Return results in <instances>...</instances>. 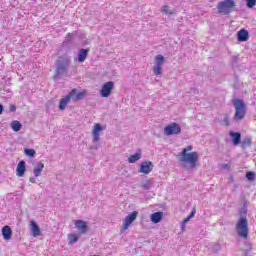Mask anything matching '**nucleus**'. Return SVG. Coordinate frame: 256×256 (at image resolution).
I'll return each instance as SVG.
<instances>
[{
	"label": "nucleus",
	"mask_w": 256,
	"mask_h": 256,
	"mask_svg": "<svg viewBox=\"0 0 256 256\" xmlns=\"http://www.w3.org/2000/svg\"><path fill=\"white\" fill-rule=\"evenodd\" d=\"M71 67V57L64 55L58 57L55 62V74L54 80L63 79V77H69V68Z\"/></svg>",
	"instance_id": "1"
},
{
	"label": "nucleus",
	"mask_w": 256,
	"mask_h": 256,
	"mask_svg": "<svg viewBox=\"0 0 256 256\" xmlns=\"http://www.w3.org/2000/svg\"><path fill=\"white\" fill-rule=\"evenodd\" d=\"M189 151H193V146L189 145L182 150L180 153V162L186 163L190 169H195L197 161H199V154L197 152Z\"/></svg>",
	"instance_id": "2"
},
{
	"label": "nucleus",
	"mask_w": 256,
	"mask_h": 256,
	"mask_svg": "<svg viewBox=\"0 0 256 256\" xmlns=\"http://www.w3.org/2000/svg\"><path fill=\"white\" fill-rule=\"evenodd\" d=\"M85 95H87V91H77V89H72L64 98L60 100L59 103V110L60 111H65L67 105L74 101L76 103L77 101H81L85 99Z\"/></svg>",
	"instance_id": "3"
},
{
	"label": "nucleus",
	"mask_w": 256,
	"mask_h": 256,
	"mask_svg": "<svg viewBox=\"0 0 256 256\" xmlns=\"http://www.w3.org/2000/svg\"><path fill=\"white\" fill-rule=\"evenodd\" d=\"M233 105L235 108L234 121H243L245 119V115L247 113V107L245 102L241 99H236L233 101Z\"/></svg>",
	"instance_id": "4"
},
{
	"label": "nucleus",
	"mask_w": 256,
	"mask_h": 256,
	"mask_svg": "<svg viewBox=\"0 0 256 256\" xmlns=\"http://www.w3.org/2000/svg\"><path fill=\"white\" fill-rule=\"evenodd\" d=\"M236 233L241 239L249 237V222L247 218L241 217L236 224Z\"/></svg>",
	"instance_id": "5"
},
{
	"label": "nucleus",
	"mask_w": 256,
	"mask_h": 256,
	"mask_svg": "<svg viewBox=\"0 0 256 256\" xmlns=\"http://www.w3.org/2000/svg\"><path fill=\"white\" fill-rule=\"evenodd\" d=\"M233 7H235V0H224L217 5L219 13H223V15H229Z\"/></svg>",
	"instance_id": "6"
},
{
	"label": "nucleus",
	"mask_w": 256,
	"mask_h": 256,
	"mask_svg": "<svg viewBox=\"0 0 256 256\" xmlns=\"http://www.w3.org/2000/svg\"><path fill=\"white\" fill-rule=\"evenodd\" d=\"M165 64V57L161 54L157 55L154 59V75H161L163 65Z\"/></svg>",
	"instance_id": "7"
},
{
	"label": "nucleus",
	"mask_w": 256,
	"mask_h": 256,
	"mask_svg": "<svg viewBox=\"0 0 256 256\" xmlns=\"http://www.w3.org/2000/svg\"><path fill=\"white\" fill-rule=\"evenodd\" d=\"M181 133V126L177 123H172L164 128V134L167 136L179 135Z\"/></svg>",
	"instance_id": "8"
},
{
	"label": "nucleus",
	"mask_w": 256,
	"mask_h": 256,
	"mask_svg": "<svg viewBox=\"0 0 256 256\" xmlns=\"http://www.w3.org/2000/svg\"><path fill=\"white\" fill-rule=\"evenodd\" d=\"M113 87H115V83H113V81L106 82L100 90L101 97H109V95H111V91H113Z\"/></svg>",
	"instance_id": "9"
},
{
	"label": "nucleus",
	"mask_w": 256,
	"mask_h": 256,
	"mask_svg": "<svg viewBox=\"0 0 256 256\" xmlns=\"http://www.w3.org/2000/svg\"><path fill=\"white\" fill-rule=\"evenodd\" d=\"M137 215H138V212L133 211L128 216H126L124 223H123V227H122L123 231H127V229H129V225H131V223H133V221H135V219H137Z\"/></svg>",
	"instance_id": "10"
},
{
	"label": "nucleus",
	"mask_w": 256,
	"mask_h": 256,
	"mask_svg": "<svg viewBox=\"0 0 256 256\" xmlns=\"http://www.w3.org/2000/svg\"><path fill=\"white\" fill-rule=\"evenodd\" d=\"M151 171H153V162L145 161L141 163L140 169H139L140 173H144V175H149Z\"/></svg>",
	"instance_id": "11"
},
{
	"label": "nucleus",
	"mask_w": 256,
	"mask_h": 256,
	"mask_svg": "<svg viewBox=\"0 0 256 256\" xmlns=\"http://www.w3.org/2000/svg\"><path fill=\"white\" fill-rule=\"evenodd\" d=\"M76 229L81 233L82 235H85L87 231H89V227L87 226V223L83 220H76L74 223Z\"/></svg>",
	"instance_id": "12"
},
{
	"label": "nucleus",
	"mask_w": 256,
	"mask_h": 256,
	"mask_svg": "<svg viewBox=\"0 0 256 256\" xmlns=\"http://www.w3.org/2000/svg\"><path fill=\"white\" fill-rule=\"evenodd\" d=\"M103 131V126L101 124H95L94 128L92 130V135H93V143H97L100 139V132Z\"/></svg>",
	"instance_id": "13"
},
{
	"label": "nucleus",
	"mask_w": 256,
	"mask_h": 256,
	"mask_svg": "<svg viewBox=\"0 0 256 256\" xmlns=\"http://www.w3.org/2000/svg\"><path fill=\"white\" fill-rule=\"evenodd\" d=\"M30 230L34 237H39V235H41V228H39L36 221H30Z\"/></svg>",
	"instance_id": "14"
},
{
	"label": "nucleus",
	"mask_w": 256,
	"mask_h": 256,
	"mask_svg": "<svg viewBox=\"0 0 256 256\" xmlns=\"http://www.w3.org/2000/svg\"><path fill=\"white\" fill-rule=\"evenodd\" d=\"M25 171H27V168L25 167V161H20L16 168V175L18 177H23L25 175Z\"/></svg>",
	"instance_id": "15"
},
{
	"label": "nucleus",
	"mask_w": 256,
	"mask_h": 256,
	"mask_svg": "<svg viewBox=\"0 0 256 256\" xmlns=\"http://www.w3.org/2000/svg\"><path fill=\"white\" fill-rule=\"evenodd\" d=\"M238 41L245 42L249 40V32L245 29H241L237 33Z\"/></svg>",
	"instance_id": "16"
},
{
	"label": "nucleus",
	"mask_w": 256,
	"mask_h": 256,
	"mask_svg": "<svg viewBox=\"0 0 256 256\" xmlns=\"http://www.w3.org/2000/svg\"><path fill=\"white\" fill-rule=\"evenodd\" d=\"M196 213H197V210L193 208L190 215L182 221V224H181L182 233L185 232V226L187 225V223H189V221H191V219H193V217H195Z\"/></svg>",
	"instance_id": "17"
},
{
	"label": "nucleus",
	"mask_w": 256,
	"mask_h": 256,
	"mask_svg": "<svg viewBox=\"0 0 256 256\" xmlns=\"http://www.w3.org/2000/svg\"><path fill=\"white\" fill-rule=\"evenodd\" d=\"M43 169H45V164L39 162L33 170L34 177H40L41 173H43Z\"/></svg>",
	"instance_id": "18"
},
{
	"label": "nucleus",
	"mask_w": 256,
	"mask_h": 256,
	"mask_svg": "<svg viewBox=\"0 0 256 256\" xmlns=\"http://www.w3.org/2000/svg\"><path fill=\"white\" fill-rule=\"evenodd\" d=\"M150 219L153 223H161V220L163 219V212H155L150 215Z\"/></svg>",
	"instance_id": "19"
},
{
	"label": "nucleus",
	"mask_w": 256,
	"mask_h": 256,
	"mask_svg": "<svg viewBox=\"0 0 256 256\" xmlns=\"http://www.w3.org/2000/svg\"><path fill=\"white\" fill-rule=\"evenodd\" d=\"M87 55H89V50L80 49L78 53V61L79 63H84L85 59H87Z\"/></svg>",
	"instance_id": "20"
},
{
	"label": "nucleus",
	"mask_w": 256,
	"mask_h": 256,
	"mask_svg": "<svg viewBox=\"0 0 256 256\" xmlns=\"http://www.w3.org/2000/svg\"><path fill=\"white\" fill-rule=\"evenodd\" d=\"M230 137H232V142L234 145H239L241 143V133L239 132H230Z\"/></svg>",
	"instance_id": "21"
},
{
	"label": "nucleus",
	"mask_w": 256,
	"mask_h": 256,
	"mask_svg": "<svg viewBox=\"0 0 256 256\" xmlns=\"http://www.w3.org/2000/svg\"><path fill=\"white\" fill-rule=\"evenodd\" d=\"M2 235L3 238L8 241V239H11V235H13V232L11 231V227L9 226H4L2 228Z\"/></svg>",
	"instance_id": "22"
},
{
	"label": "nucleus",
	"mask_w": 256,
	"mask_h": 256,
	"mask_svg": "<svg viewBox=\"0 0 256 256\" xmlns=\"http://www.w3.org/2000/svg\"><path fill=\"white\" fill-rule=\"evenodd\" d=\"M141 157H142L141 150H139L136 154L130 155L128 158V161L129 163H137V161H139Z\"/></svg>",
	"instance_id": "23"
},
{
	"label": "nucleus",
	"mask_w": 256,
	"mask_h": 256,
	"mask_svg": "<svg viewBox=\"0 0 256 256\" xmlns=\"http://www.w3.org/2000/svg\"><path fill=\"white\" fill-rule=\"evenodd\" d=\"M23 127V125L21 124V122L15 120L11 123V128L12 131H15L16 133L21 131V128Z\"/></svg>",
	"instance_id": "24"
},
{
	"label": "nucleus",
	"mask_w": 256,
	"mask_h": 256,
	"mask_svg": "<svg viewBox=\"0 0 256 256\" xmlns=\"http://www.w3.org/2000/svg\"><path fill=\"white\" fill-rule=\"evenodd\" d=\"M141 187H142V189H146V190L151 189L153 187V180L152 179L144 180L141 183Z\"/></svg>",
	"instance_id": "25"
},
{
	"label": "nucleus",
	"mask_w": 256,
	"mask_h": 256,
	"mask_svg": "<svg viewBox=\"0 0 256 256\" xmlns=\"http://www.w3.org/2000/svg\"><path fill=\"white\" fill-rule=\"evenodd\" d=\"M68 241L70 245H73V243H77V241H79V237L75 236V234H69Z\"/></svg>",
	"instance_id": "26"
},
{
	"label": "nucleus",
	"mask_w": 256,
	"mask_h": 256,
	"mask_svg": "<svg viewBox=\"0 0 256 256\" xmlns=\"http://www.w3.org/2000/svg\"><path fill=\"white\" fill-rule=\"evenodd\" d=\"M24 153L25 155H27V157H35V149H29V148H26L24 149Z\"/></svg>",
	"instance_id": "27"
},
{
	"label": "nucleus",
	"mask_w": 256,
	"mask_h": 256,
	"mask_svg": "<svg viewBox=\"0 0 256 256\" xmlns=\"http://www.w3.org/2000/svg\"><path fill=\"white\" fill-rule=\"evenodd\" d=\"M162 12L165 13L166 15H173L174 13L172 10L169 9V6L167 5L163 6Z\"/></svg>",
	"instance_id": "28"
},
{
	"label": "nucleus",
	"mask_w": 256,
	"mask_h": 256,
	"mask_svg": "<svg viewBox=\"0 0 256 256\" xmlns=\"http://www.w3.org/2000/svg\"><path fill=\"white\" fill-rule=\"evenodd\" d=\"M246 5L249 9H253L256 5V0H246Z\"/></svg>",
	"instance_id": "29"
},
{
	"label": "nucleus",
	"mask_w": 256,
	"mask_h": 256,
	"mask_svg": "<svg viewBox=\"0 0 256 256\" xmlns=\"http://www.w3.org/2000/svg\"><path fill=\"white\" fill-rule=\"evenodd\" d=\"M246 178L248 181H255V173L254 172H247Z\"/></svg>",
	"instance_id": "30"
},
{
	"label": "nucleus",
	"mask_w": 256,
	"mask_h": 256,
	"mask_svg": "<svg viewBox=\"0 0 256 256\" xmlns=\"http://www.w3.org/2000/svg\"><path fill=\"white\" fill-rule=\"evenodd\" d=\"M242 144L244 145V147H249V145H251V139L249 138L244 139Z\"/></svg>",
	"instance_id": "31"
},
{
	"label": "nucleus",
	"mask_w": 256,
	"mask_h": 256,
	"mask_svg": "<svg viewBox=\"0 0 256 256\" xmlns=\"http://www.w3.org/2000/svg\"><path fill=\"white\" fill-rule=\"evenodd\" d=\"M221 169H225L226 171H229V169H231V165H229V164H221Z\"/></svg>",
	"instance_id": "32"
},
{
	"label": "nucleus",
	"mask_w": 256,
	"mask_h": 256,
	"mask_svg": "<svg viewBox=\"0 0 256 256\" xmlns=\"http://www.w3.org/2000/svg\"><path fill=\"white\" fill-rule=\"evenodd\" d=\"M10 111H11V112L17 111V107H16L15 105H11V106H10Z\"/></svg>",
	"instance_id": "33"
},
{
	"label": "nucleus",
	"mask_w": 256,
	"mask_h": 256,
	"mask_svg": "<svg viewBox=\"0 0 256 256\" xmlns=\"http://www.w3.org/2000/svg\"><path fill=\"white\" fill-rule=\"evenodd\" d=\"M30 183H35V178L31 177L29 178Z\"/></svg>",
	"instance_id": "34"
},
{
	"label": "nucleus",
	"mask_w": 256,
	"mask_h": 256,
	"mask_svg": "<svg viewBox=\"0 0 256 256\" xmlns=\"http://www.w3.org/2000/svg\"><path fill=\"white\" fill-rule=\"evenodd\" d=\"M3 113V105L0 104V115Z\"/></svg>",
	"instance_id": "35"
},
{
	"label": "nucleus",
	"mask_w": 256,
	"mask_h": 256,
	"mask_svg": "<svg viewBox=\"0 0 256 256\" xmlns=\"http://www.w3.org/2000/svg\"><path fill=\"white\" fill-rule=\"evenodd\" d=\"M237 59H238L237 57H234V61H235L236 63H237Z\"/></svg>",
	"instance_id": "36"
}]
</instances>
